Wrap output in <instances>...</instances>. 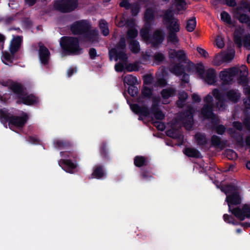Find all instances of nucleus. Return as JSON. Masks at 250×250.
<instances>
[{
	"mask_svg": "<svg viewBox=\"0 0 250 250\" xmlns=\"http://www.w3.org/2000/svg\"><path fill=\"white\" fill-rule=\"evenodd\" d=\"M223 190L227 195L226 201L228 203L229 211L241 220L250 218V205L245 204L241 207L234 208V205L241 203L237 188L234 186L229 185L223 188Z\"/></svg>",
	"mask_w": 250,
	"mask_h": 250,
	"instance_id": "obj_1",
	"label": "nucleus"
},
{
	"mask_svg": "<svg viewBox=\"0 0 250 250\" xmlns=\"http://www.w3.org/2000/svg\"><path fill=\"white\" fill-rule=\"evenodd\" d=\"M125 46V39L124 38H123L121 39L119 45L116 48L111 49L109 51V56L111 60L114 59L116 61L119 60L121 61V62H119L115 65V68L116 71L121 72L125 68L129 72L138 70L140 68L139 62L127 64V56L124 51Z\"/></svg>",
	"mask_w": 250,
	"mask_h": 250,
	"instance_id": "obj_2",
	"label": "nucleus"
},
{
	"mask_svg": "<svg viewBox=\"0 0 250 250\" xmlns=\"http://www.w3.org/2000/svg\"><path fill=\"white\" fill-rule=\"evenodd\" d=\"M71 30L74 34L83 35L85 39L93 42L98 39V33L96 30H90V26L86 21L82 20L75 22L71 26Z\"/></svg>",
	"mask_w": 250,
	"mask_h": 250,
	"instance_id": "obj_3",
	"label": "nucleus"
},
{
	"mask_svg": "<svg viewBox=\"0 0 250 250\" xmlns=\"http://www.w3.org/2000/svg\"><path fill=\"white\" fill-rule=\"evenodd\" d=\"M28 119L26 114H23L21 116H10L5 110H0V120L5 125L8 123L9 127L11 129L14 127L21 128L26 123Z\"/></svg>",
	"mask_w": 250,
	"mask_h": 250,
	"instance_id": "obj_4",
	"label": "nucleus"
},
{
	"mask_svg": "<svg viewBox=\"0 0 250 250\" xmlns=\"http://www.w3.org/2000/svg\"><path fill=\"white\" fill-rule=\"evenodd\" d=\"M60 44L63 51L68 54H79L82 52L78 39L70 37L61 38Z\"/></svg>",
	"mask_w": 250,
	"mask_h": 250,
	"instance_id": "obj_5",
	"label": "nucleus"
},
{
	"mask_svg": "<svg viewBox=\"0 0 250 250\" xmlns=\"http://www.w3.org/2000/svg\"><path fill=\"white\" fill-rule=\"evenodd\" d=\"M164 19L167 28L169 33H176L179 31V21L177 19L173 17V13L171 10H168L165 12Z\"/></svg>",
	"mask_w": 250,
	"mask_h": 250,
	"instance_id": "obj_6",
	"label": "nucleus"
},
{
	"mask_svg": "<svg viewBox=\"0 0 250 250\" xmlns=\"http://www.w3.org/2000/svg\"><path fill=\"white\" fill-rule=\"evenodd\" d=\"M205 105L201 110V114L206 118L211 120L212 123L217 124L218 122L217 117L212 113L213 98L208 94L204 99Z\"/></svg>",
	"mask_w": 250,
	"mask_h": 250,
	"instance_id": "obj_7",
	"label": "nucleus"
},
{
	"mask_svg": "<svg viewBox=\"0 0 250 250\" xmlns=\"http://www.w3.org/2000/svg\"><path fill=\"white\" fill-rule=\"evenodd\" d=\"M235 42L241 47L244 45L247 49H250V34H245V29L242 27L236 28L234 32Z\"/></svg>",
	"mask_w": 250,
	"mask_h": 250,
	"instance_id": "obj_8",
	"label": "nucleus"
},
{
	"mask_svg": "<svg viewBox=\"0 0 250 250\" xmlns=\"http://www.w3.org/2000/svg\"><path fill=\"white\" fill-rule=\"evenodd\" d=\"M9 86L14 93L20 94L19 98L21 99V102L23 104L31 105L38 101V98L31 94L23 96L21 94L22 87L20 84L11 82L9 84Z\"/></svg>",
	"mask_w": 250,
	"mask_h": 250,
	"instance_id": "obj_9",
	"label": "nucleus"
},
{
	"mask_svg": "<svg viewBox=\"0 0 250 250\" xmlns=\"http://www.w3.org/2000/svg\"><path fill=\"white\" fill-rule=\"evenodd\" d=\"M77 5V0H57L54 3V7L62 12H70L74 10Z\"/></svg>",
	"mask_w": 250,
	"mask_h": 250,
	"instance_id": "obj_10",
	"label": "nucleus"
},
{
	"mask_svg": "<svg viewBox=\"0 0 250 250\" xmlns=\"http://www.w3.org/2000/svg\"><path fill=\"white\" fill-rule=\"evenodd\" d=\"M61 154L63 159L59 161V165L66 172L72 173L73 169L76 167V165L66 159L72 157V153L70 152H62Z\"/></svg>",
	"mask_w": 250,
	"mask_h": 250,
	"instance_id": "obj_11",
	"label": "nucleus"
},
{
	"mask_svg": "<svg viewBox=\"0 0 250 250\" xmlns=\"http://www.w3.org/2000/svg\"><path fill=\"white\" fill-rule=\"evenodd\" d=\"M235 51L233 49H230L227 53H222L216 56L213 64L215 65H219L222 62L231 61L234 57Z\"/></svg>",
	"mask_w": 250,
	"mask_h": 250,
	"instance_id": "obj_12",
	"label": "nucleus"
},
{
	"mask_svg": "<svg viewBox=\"0 0 250 250\" xmlns=\"http://www.w3.org/2000/svg\"><path fill=\"white\" fill-rule=\"evenodd\" d=\"M238 70L237 68H232L227 69L220 72L219 76L222 85L229 83L235 76V73Z\"/></svg>",
	"mask_w": 250,
	"mask_h": 250,
	"instance_id": "obj_13",
	"label": "nucleus"
},
{
	"mask_svg": "<svg viewBox=\"0 0 250 250\" xmlns=\"http://www.w3.org/2000/svg\"><path fill=\"white\" fill-rule=\"evenodd\" d=\"M198 73L203 78L206 83L210 85L216 84V73L215 71L213 69H209L206 71L203 75L204 70L202 69L198 70Z\"/></svg>",
	"mask_w": 250,
	"mask_h": 250,
	"instance_id": "obj_14",
	"label": "nucleus"
},
{
	"mask_svg": "<svg viewBox=\"0 0 250 250\" xmlns=\"http://www.w3.org/2000/svg\"><path fill=\"white\" fill-rule=\"evenodd\" d=\"M126 24L127 26L129 27L127 35L128 38L130 39H134L138 35L137 30L134 28L135 21L133 20L128 21L125 22L123 20H121L118 24L119 26H123Z\"/></svg>",
	"mask_w": 250,
	"mask_h": 250,
	"instance_id": "obj_15",
	"label": "nucleus"
},
{
	"mask_svg": "<svg viewBox=\"0 0 250 250\" xmlns=\"http://www.w3.org/2000/svg\"><path fill=\"white\" fill-rule=\"evenodd\" d=\"M193 109L189 108L187 112L183 114V117L181 119V122L184 125L187 129H190L193 124Z\"/></svg>",
	"mask_w": 250,
	"mask_h": 250,
	"instance_id": "obj_16",
	"label": "nucleus"
},
{
	"mask_svg": "<svg viewBox=\"0 0 250 250\" xmlns=\"http://www.w3.org/2000/svg\"><path fill=\"white\" fill-rule=\"evenodd\" d=\"M183 70L182 66L179 65L170 68V70L172 73L180 77L183 82L188 83L189 81V76L188 75L183 73Z\"/></svg>",
	"mask_w": 250,
	"mask_h": 250,
	"instance_id": "obj_17",
	"label": "nucleus"
},
{
	"mask_svg": "<svg viewBox=\"0 0 250 250\" xmlns=\"http://www.w3.org/2000/svg\"><path fill=\"white\" fill-rule=\"evenodd\" d=\"M22 40V37L21 36L13 37L9 46V50L11 53L14 54L19 49Z\"/></svg>",
	"mask_w": 250,
	"mask_h": 250,
	"instance_id": "obj_18",
	"label": "nucleus"
},
{
	"mask_svg": "<svg viewBox=\"0 0 250 250\" xmlns=\"http://www.w3.org/2000/svg\"><path fill=\"white\" fill-rule=\"evenodd\" d=\"M227 100H229L233 103L237 102L241 97V93L238 90L230 89L228 90L225 94Z\"/></svg>",
	"mask_w": 250,
	"mask_h": 250,
	"instance_id": "obj_19",
	"label": "nucleus"
},
{
	"mask_svg": "<svg viewBox=\"0 0 250 250\" xmlns=\"http://www.w3.org/2000/svg\"><path fill=\"white\" fill-rule=\"evenodd\" d=\"M39 57L42 63L46 64L49 59V52L47 48L40 44Z\"/></svg>",
	"mask_w": 250,
	"mask_h": 250,
	"instance_id": "obj_20",
	"label": "nucleus"
},
{
	"mask_svg": "<svg viewBox=\"0 0 250 250\" xmlns=\"http://www.w3.org/2000/svg\"><path fill=\"white\" fill-rule=\"evenodd\" d=\"M234 15L241 23H248L250 20L248 15L241 11V7H237L234 11Z\"/></svg>",
	"mask_w": 250,
	"mask_h": 250,
	"instance_id": "obj_21",
	"label": "nucleus"
},
{
	"mask_svg": "<svg viewBox=\"0 0 250 250\" xmlns=\"http://www.w3.org/2000/svg\"><path fill=\"white\" fill-rule=\"evenodd\" d=\"M131 110L135 113L145 117L149 116L150 113L148 109L145 106L140 107L136 104L130 105Z\"/></svg>",
	"mask_w": 250,
	"mask_h": 250,
	"instance_id": "obj_22",
	"label": "nucleus"
},
{
	"mask_svg": "<svg viewBox=\"0 0 250 250\" xmlns=\"http://www.w3.org/2000/svg\"><path fill=\"white\" fill-rule=\"evenodd\" d=\"M234 68H237L238 70L235 73V75L240 73V78L239 80V83H241L243 81L246 82L247 76L248 75V68L244 65H242L240 66H236Z\"/></svg>",
	"mask_w": 250,
	"mask_h": 250,
	"instance_id": "obj_23",
	"label": "nucleus"
},
{
	"mask_svg": "<svg viewBox=\"0 0 250 250\" xmlns=\"http://www.w3.org/2000/svg\"><path fill=\"white\" fill-rule=\"evenodd\" d=\"M169 56L170 58H176L181 61H184L186 59V53L184 50L176 51L175 50L170 49L169 51Z\"/></svg>",
	"mask_w": 250,
	"mask_h": 250,
	"instance_id": "obj_24",
	"label": "nucleus"
},
{
	"mask_svg": "<svg viewBox=\"0 0 250 250\" xmlns=\"http://www.w3.org/2000/svg\"><path fill=\"white\" fill-rule=\"evenodd\" d=\"M243 92L246 96L244 98L243 105L247 109H250V86H247L244 88Z\"/></svg>",
	"mask_w": 250,
	"mask_h": 250,
	"instance_id": "obj_25",
	"label": "nucleus"
},
{
	"mask_svg": "<svg viewBox=\"0 0 250 250\" xmlns=\"http://www.w3.org/2000/svg\"><path fill=\"white\" fill-rule=\"evenodd\" d=\"M164 38V33L161 30H157L155 32L153 38L152 39V43L154 46H157L158 44L161 43Z\"/></svg>",
	"mask_w": 250,
	"mask_h": 250,
	"instance_id": "obj_26",
	"label": "nucleus"
},
{
	"mask_svg": "<svg viewBox=\"0 0 250 250\" xmlns=\"http://www.w3.org/2000/svg\"><path fill=\"white\" fill-rule=\"evenodd\" d=\"M221 19L225 24L228 25L229 27L235 26V21L231 20V17L229 13L226 11H223L220 15Z\"/></svg>",
	"mask_w": 250,
	"mask_h": 250,
	"instance_id": "obj_27",
	"label": "nucleus"
},
{
	"mask_svg": "<svg viewBox=\"0 0 250 250\" xmlns=\"http://www.w3.org/2000/svg\"><path fill=\"white\" fill-rule=\"evenodd\" d=\"M212 95L217 101L216 103V106L219 110H223V97L217 89H214L212 91Z\"/></svg>",
	"mask_w": 250,
	"mask_h": 250,
	"instance_id": "obj_28",
	"label": "nucleus"
},
{
	"mask_svg": "<svg viewBox=\"0 0 250 250\" xmlns=\"http://www.w3.org/2000/svg\"><path fill=\"white\" fill-rule=\"evenodd\" d=\"M124 82L130 86H132L138 83L136 78L131 75L125 76L124 78Z\"/></svg>",
	"mask_w": 250,
	"mask_h": 250,
	"instance_id": "obj_29",
	"label": "nucleus"
},
{
	"mask_svg": "<svg viewBox=\"0 0 250 250\" xmlns=\"http://www.w3.org/2000/svg\"><path fill=\"white\" fill-rule=\"evenodd\" d=\"M184 152L189 157H199L200 155V152L197 150L191 147L186 148Z\"/></svg>",
	"mask_w": 250,
	"mask_h": 250,
	"instance_id": "obj_30",
	"label": "nucleus"
},
{
	"mask_svg": "<svg viewBox=\"0 0 250 250\" xmlns=\"http://www.w3.org/2000/svg\"><path fill=\"white\" fill-rule=\"evenodd\" d=\"M151 112L154 115V117L158 120H161L163 119L165 117L164 114L162 113V111L159 110V109L156 107L154 104L152 105Z\"/></svg>",
	"mask_w": 250,
	"mask_h": 250,
	"instance_id": "obj_31",
	"label": "nucleus"
},
{
	"mask_svg": "<svg viewBox=\"0 0 250 250\" xmlns=\"http://www.w3.org/2000/svg\"><path fill=\"white\" fill-rule=\"evenodd\" d=\"M13 57L7 52L2 53L1 56L2 62L7 65H10L13 61Z\"/></svg>",
	"mask_w": 250,
	"mask_h": 250,
	"instance_id": "obj_32",
	"label": "nucleus"
},
{
	"mask_svg": "<svg viewBox=\"0 0 250 250\" xmlns=\"http://www.w3.org/2000/svg\"><path fill=\"white\" fill-rule=\"evenodd\" d=\"M195 139L198 145H203L207 143V138L205 136L201 133H197L195 136Z\"/></svg>",
	"mask_w": 250,
	"mask_h": 250,
	"instance_id": "obj_33",
	"label": "nucleus"
},
{
	"mask_svg": "<svg viewBox=\"0 0 250 250\" xmlns=\"http://www.w3.org/2000/svg\"><path fill=\"white\" fill-rule=\"evenodd\" d=\"M100 28L104 36H107L109 34V29L107 22L104 20H101L99 21Z\"/></svg>",
	"mask_w": 250,
	"mask_h": 250,
	"instance_id": "obj_34",
	"label": "nucleus"
},
{
	"mask_svg": "<svg viewBox=\"0 0 250 250\" xmlns=\"http://www.w3.org/2000/svg\"><path fill=\"white\" fill-rule=\"evenodd\" d=\"M196 21L194 18L189 20L187 23L186 29L188 32H192L195 28Z\"/></svg>",
	"mask_w": 250,
	"mask_h": 250,
	"instance_id": "obj_35",
	"label": "nucleus"
},
{
	"mask_svg": "<svg viewBox=\"0 0 250 250\" xmlns=\"http://www.w3.org/2000/svg\"><path fill=\"white\" fill-rule=\"evenodd\" d=\"M154 19V10L151 9H147L145 14V20L146 22L148 23Z\"/></svg>",
	"mask_w": 250,
	"mask_h": 250,
	"instance_id": "obj_36",
	"label": "nucleus"
},
{
	"mask_svg": "<svg viewBox=\"0 0 250 250\" xmlns=\"http://www.w3.org/2000/svg\"><path fill=\"white\" fill-rule=\"evenodd\" d=\"M104 172L100 167H97L94 170L92 176L97 179L101 178L104 175Z\"/></svg>",
	"mask_w": 250,
	"mask_h": 250,
	"instance_id": "obj_37",
	"label": "nucleus"
},
{
	"mask_svg": "<svg viewBox=\"0 0 250 250\" xmlns=\"http://www.w3.org/2000/svg\"><path fill=\"white\" fill-rule=\"evenodd\" d=\"M175 90L173 88H168L164 89L162 91V95L164 99H167L173 96L175 93Z\"/></svg>",
	"mask_w": 250,
	"mask_h": 250,
	"instance_id": "obj_38",
	"label": "nucleus"
},
{
	"mask_svg": "<svg viewBox=\"0 0 250 250\" xmlns=\"http://www.w3.org/2000/svg\"><path fill=\"white\" fill-rule=\"evenodd\" d=\"M176 7L178 11L186 9V3L185 0H175Z\"/></svg>",
	"mask_w": 250,
	"mask_h": 250,
	"instance_id": "obj_39",
	"label": "nucleus"
},
{
	"mask_svg": "<svg viewBox=\"0 0 250 250\" xmlns=\"http://www.w3.org/2000/svg\"><path fill=\"white\" fill-rule=\"evenodd\" d=\"M188 98V94L185 92H181L179 95V100L177 102V105L182 107L183 105L184 101Z\"/></svg>",
	"mask_w": 250,
	"mask_h": 250,
	"instance_id": "obj_40",
	"label": "nucleus"
},
{
	"mask_svg": "<svg viewBox=\"0 0 250 250\" xmlns=\"http://www.w3.org/2000/svg\"><path fill=\"white\" fill-rule=\"evenodd\" d=\"M130 50L135 53H137L139 50V43L136 41L132 40L130 42L129 44Z\"/></svg>",
	"mask_w": 250,
	"mask_h": 250,
	"instance_id": "obj_41",
	"label": "nucleus"
},
{
	"mask_svg": "<svg viewBox=\"0 0 250 250\" xmlns=\"http://www.w3.org/2000/svg\"><path fill=\"white\" fill-rule=\"evenodd\" d=\"M146 162V159L142 156H136L134 159V164L137 167L142 166Z\"/></svg>",
	"mask_w": 250,
	"mask_h": 250,
	"instance_id": "obj_42",
	"label": "nucleus"
},
{
	"mask_svg": "<svg viewBox=\"0 0 250 250\" xmlns=\"http://www.w3.org/2000/svg\"><path fill=\"white\" fill-rule=\"evenodd\" d=\"M179 130H175L173 129L167 130V136L172 137L173 138H177L178 137H181V135H179Z\"/></svg>",
	"mask_w": 250,
	"mask_h": 250,
	"instance_id": "obj_43",
	"label": "nucleus"
},
{
	"mask_svg": "<svg viewBox=\"0 0 250 250\" xmlns=\"http://www.w3.org/2000/svg\"><path fill=\"white\" fill-rule=\"evenodd\" d=\"M168 41L176 44L178 42L179 39L175 33H170L168 37Z\"/></svg>",
	"mask_w": 250,
	"mask_h": 250,
	"instance_id": "obj_44",
	"label": "nucleus"
},
{
	"mask_svg": "<svg viewBox=\"0 0 250 250\" xmlns=\"http://www.w3.org/2000/svg\"><path fill=\"white\" fill-rule=\"evenodd\" d=\"M226 156L230 160H235L237 157L236 153L232 150L229 149L226 151Z\"/></svg>",
	"mask_w": 250,
	"mask_h": 250,
	"instance_id": "obj_45",
	"label": "nucleus"
},
{
	"mask_svg": "<svg viewBox=\"0 0 250 250\" xmlns=\"http://www.w3.org/2000/svg\"><path fill=\"white\" fill-rule=\"evenodd\" d=\"M141 35L143 38V39L146 42H148L149 39V34H148V29L146 28H145L142 29L141 31Z\"/></svg>",
	"mask_w": 250,
	"mask_h": 250,
	"instance_id": "obj_46",
	"label": "nucleus"
},
{
	"mask_svg": "<svg viewBox=\"0 0 250 250\" xmlns=\"http://www.w3.org/2000/svg\"><path fill=\"white\" fill-rule=\"evenodd\" d=\"M216 46L220 48H222L224 46V42L223 38L221 36H217L216 39Z\"/></svg>",
	"mask_w": 250,
	"mask_h": 250,
	"instance_id": "obj_47",
	"label": "nucleus"
},
{
	"mask_svg": "<svg viewBox=\"0 0 250 250\" xmlns=\"http://www.w3.org/2000/svg\"><path fill=\"white\" fill-rule=\"evenodd\" d=\"M128 93L132 96L136 95L138 92V89L134 86H129L128 89Z\"/></svg>",
	"mask_w": 250,
	"mask_h": 250,
	"instance_id": "obj_48",
	"label": "nucleus"
},
{
	"mask_svg": "<svg viewBox=\"0 0 250 250\" xmlns=\"http://www.w3.org/2000/svg\"><path fill=\"white\" fill-rule=\"evenodd\" d=\"M151 93H152L151 90L149 88H148L146 86H145L144 87L143 91H142V94L145 97H149L151 95Z\"/></svg>",
	"mask_w": 250,
	"mask_h": 250,
	"instance_id": "obj_49",
	"label": "nucleus"
},
{
	"mask_svg": "<svg viewBox=\"0 0 250 250\" xmlns=\"http://www.w3.org/2000/svg\"><path fill=\"white\" fill-rule=\"evenodd\" d=\"M153 124L160 130L163 131L165 129V125L162 122H155L153 123Z\"/></svg>",
	"mask_w": 250,
	"mask_h": 250,
	"instance_id": "obj_50",
	"label": "nucleus"
},
{
	"mask_svg": "<svg viewBox=\"0 0 250 250\" xmlns=\"http://www.w3.org/2000/svg\"><path fill=\"white\" fill-rule=\"evenodd\" d=\"M211 142L213 145L219 146L220 144V139L217 136H213L211 138Z\"/></svg>",
	"mask_w": 250,
	"mask_h": 250,
	"instance_id": "obj_51",
	"label": "nucleus"
},
{
	"mask_svg": "<svg viewBox=\"0 0 250 250\" xmlns=\"http://www.w3.org/2000/svg\"><path fill=\"white\" fill-rule=\"evenodd\" d=\"M154 58L156 62H162L164 60V56L163 54L160 53H157L155 54Z\"/></svg>",
	"mask_w": 250,
	"mask_h": 250,
	"instance_id": "obj_52",
	"label": "nucleus"
},
{
	"mask_svg": "<svg viewBox=\"0 0 250 250\" xmlns=\"http://www.w3.org/2000/svg\"><path fill=\"white\" fill-rule=\"evenodd\" d=\"M215 129L218 134H222L225 131V127L222 125H220L216 126Z\"/></svg>",
	"mask_w": 250,
	"mask_h": 250,
	"instance_id": "obj_53",
	"label": "nucleus"
},
{
	"mask_svg": "<svg viewBox=\"0 0 250 250\" xmlns=\"http://www.w3.org/2000/svg\"><path fill=\"white\" fill-rule=\"evenodd\" d=\"M197 50L202 56L205 58L207 57V56H208L207 52L203 48H201L200 47H197Z\"/></svg>",
	"mask_w": 250,
	"mask_h": 250,
	"instance_id": "obj_54",
	"label": "nucleus"
},
{
	"mask_svg": "<svg viewBox=\"0 0 250 250\" xmlns=\"http://www.w3.org/2000/svg\"><path fill=\"white\" fill-rule=\"evenodd\" d=\"M250 7L249 3L246 0H242L241 2V6L238 7H241V11H242L243 8L248 9Z\"/></svg>",
	"mask_w": 250,
	"mask_h": 250,
	"instance_id": "obj_55",
	"label": "nucleus"
},
{
	"mask_svg": "<svg viewBox=\"0 0 250 250\" xmlns=\"http://www.w3.org/2000/svg\"><path fill=\"white\" fill-rule=\"evenodd\" d=\"M120 5L121 7H125L126 9H128L130 7V5L128 2L127 0H121Z\"/></svg>",
	"mask_w": 250,
	"mask_h": 250,
	"instance_id": "obj_56",
	"label": "nucleus"
},
{
	"mask_svg": "<svg viewBox=\"0 0 250 250\" xmlns=\"http://www.w3.org/2000/svg\"><path fill=\"white\" fill-rule=\"evenodd\" d=\"M89 56L91 58V59H95L97 55L96 51L94 48H91L89 52Z\"/></svg>",
	"mask_w": 250,
	"mask_h": 250,
	"instance_id": "obj_57",
	"label": "nucleus"
},
{
	"mask_svg": "<svg viewBox=\"0 0 250 250\" xmlns=\"http://www.w3.org/2000/svg\"><path fill=\"white\" fill-rule=\"evenodd\" d=\"M5 39V37L3 35L0 34V50H2L3 48Z\"/></svg>",
	"mask_w": 250,
	"mask_h": 250,
	"instance_id": "obj_58",
	"label": "nucleus"
},
{
	"mask_svg": "<svg viewBox=\"0 0 250 250\" xmlns=\"http://www.w3.org/2000/svg\"><path fill=\"white\" fill-rule=\"evenodd\" d=\"M131 9L132 10V13L133 15H136L138 12L139 10V8L138 5L133 6L132 5L131 7Z\"/></svg>",
	"mask_w": 250,
	"mask_h": 250,
	"instance_id": "obj_59",
	"label": "nucleus"
},
{
	"mask_svg": "<svg viewBox=\"0 0 250 250\" xmlns=\"http://www.w3.org/2000/svg\"><path fill=\"white\" fill-rule=\"evenodd\" d=\"M166 81L163 78H160L158 79L157 82V85L160 86H163L166 84Z\"/></svg>",
	"mask_w": 250,
	"mask_h": 250,
	"instance_id": "obj_60",
	"label": "nucleus"
},
{
	"mask_svg": "<svg viewBox=\"0 0 250 250\" xmlns=\"http://www.w3.org/2000/svg\"><path fill=\"white\" fill-rule=\"evenodd\" d=\"M233 126L239 130H241L242 128V125L241 124L237 122L233 123Z\"/></svg>",
	"mask_w": 250,
	"mask_h": 250,
	"instance_id": "obj_61",
	"label": "nucleus"
},
{
	"mask_svg": "<svg viewBox=\"0 0 250 250\" xmlns=\"http://www.w3.org/2000/svg\"><path fill=\"white\" fill-rule=\"evenodd\" d=\"M76 72V69L75 68H70L68 70L67 75L70 77L72 74Z\"/></svg>",
	"mask_w": 250,
	"mask_h": 250,
	"instance_id": "obj_62",
	"label": "nucleus"
},
{
	"mask_svg": "<svg viewBox=\"0 0 250 250\" xmlns=\"http://www.w3.org/2000/svg\"><path fill=\"white\" fill-rule=\"evenodd\" d=\"M244 124L249 129H250V118L246 119L244 121Z\"/></svg>",
	"mask_w": 250,
	"mask_h": 250,
	"instance_id": "obj_63",
	"label": "nucleus"
},
{
	"mask_svg": "<svg viewBox=\"0 0 250 250\" xmlns=\"http://www.w3.org/2000/svg\"><path fill=\"white\" fill-rule=\"evenodd\" d=\"M192 99L195 102H199L200 101V98L199 96L195 94H193Z\"/></svg>",
	"mask_w": 250,
	"mask_h": 250,
	"instance_id": "obj_64",
	"label": "nucleus"
}]
</instances>
